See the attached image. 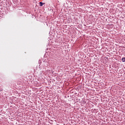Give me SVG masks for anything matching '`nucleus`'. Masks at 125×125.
Segmentation results:
<instances>
[{"label":"nucleus","instance_id":"f257e3e1","mask_svg":"<svg viewBox=\"0 0 125 125\" xmlns=\"http://www.w3.org/2000/svg\"><path fill=\"white\" fill-rule=\"evenodd\" d=\"M122 61H123V62H125V58H123L122 59Z\"/></svg>","mask_w":125,"mask_h":125},{"label":"nucleus","instance_id":"f03ea898","mask_svg":"<svg viewBox=\"0 0 125 125\" xmlns=\"http://www.w3.org/2000/svg\"><path fill=\"white\" fill-rule=\"evenodd\" d=\"M40 4L41 6H42V5H43V3H42V2H40Z\"/></svg>","mask_w":125,"mask_h":125}]
</instances>
